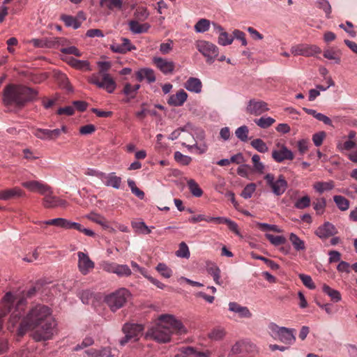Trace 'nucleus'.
I'll return each instance as SVG.
<instances>
[{"label": "nucleus", "instance_id": "obj_1", "mask_svg": "<svg viewBox=\"0 0 357 357\" xmlns=\"http://www.w3.org/2000/svg\"><path fill=\"white\" fill-rule=\"evenodd\" d=\"M26 304L24 298L7 292L0 301V327L4 317L10 314L8 326L10 331H13L21 320L17 331L18 336L22 337L27 331H31V337L36 342L52 340L58 333L57 323L52 309L43 304H36L31 307L22 317Z\"/></svg>", "mask_w": 357, "mask_h": 357}, {"label": "nucleus", "instance_id": "obj_2", "mask_svg": "<svg viewBox=\"0 0 357 357\" xmlns=\"http://www.w3.org/2000/svg\"><path fill=\"white\" fill-rule=\"evenodd\" d=\"M2 96L4 105L22 107L27 102L34 100L38 91L23 85L8 84L4 87Z\"/></svg>", "mask_w": 357, "mask_h": 357}, {"label": "nucleus", "instance_id": "obj_3", "mask_svg": "<svg viewBox=\"0 0 357 357\" xmlns=\"http://www.w3.org/2000/svg\"><path fill=\"white\" fill-rule=\"evenodd\" d=\"M181 130L182 146L187 147L190 151L195 149L199 154H204L207 151L206 134L202 128L196 127L191 123H187L181 127Z\"/></svg>", "mask_w": 357, "mask_h": 357}, {"label": "nucleus", "instance_id": "obj_4", "mask_svg": "<svg viewBox=\"0 0 357 357\" xmlns=\"http://www.w3.org/2000/svg\"><path fill=\"white\" fill-rule=\"evenodd\" d=\"M130 297V291L126 288H120L105 296L104 301L113 312L123 307Z\"/></svg>", "mask_w": 357, "mask_h": 357}, {"label": "nucleus", "instance_id": "obj_5", "mask_svg": "<svg viewBox=\"0 0 357 357\" xmlns=\"http://www.w3.org/2000/svg\"><path fill=\"white\" fill-rule=\"evenodd\" d=\"M172 330L163 320L159 319V323L150 328L146 333L147 338L150 337L158 342L166 343L170 340Z\"/></svg>", "mask_w": 357, "mask_h": 357}, {"label": "nucleus", "instance_id": "obj_6", "mask_svg": "<svg viewBox=\"0 0 357 357\" xmlns=\"http://www.w3.org/2000/svg\"><path fill=\"white\" fill-rule=\"evenodd\" d=\"M144 327L142 324L135 323H126L122 327V332L125 336L119 340L121 346H125L129 341L136 342L142 334Z\"/></svg>", "mask_w": 357, "mask_h": 357}, {"label": "nucleus", "instance_id": "obj_7", "mask_svg": "<svg viewBox=\"0 0 357 357\" xmlns=\"http://www.w3.org/2000/svg\"><path fill=\"white\" fill-rule=\"evenodd\" d=\"M198 51L206 58V62L212 63L218 56V48L213 43L206 40H198L196 43Z\"/></svg>", "mask_w": 357, "mask_h": 357}, {"label": "nucleus", "instance_id": "obj_8", "mask_svg": "<svg viewBox=\"0 0 357 357\" xmlns=\"http://www.w3.org/2000/svg\"><path fill=\"white\" fill-rule=\"evenodd\" d=\"M267 185L271 188L272 192L276 196H280L286 191L288 184L284 177L280 175L277 180H275L274 175L267 174L264 176Z\"/></svg>", "mask_w": 357, "mask_h": 357}, {"label": "nucleus", "instance_id": "obj_9", "mask_svg": "<svg viewBox=\"0 0 357 357\" xmlns=\"http://www.w3.org/2000/svg\"><path fill=\"white\" fill-rule=\"evenodd\" d=\"M91 82L109 93H113L116 88V84L109 74L93 75L91 77Z\"/></svg>", "mask_w": 357, "mask_h": 357}, {"label": "nucleus", "instance_id": "obj_10", "mask_svg": "<svg viewBox=\"0 0 357 357\" xmlns=\"http://www.w3.org/2000/svg\"><path fill=\"white\" fill-rule=\"evenodd\" d=\"M273 332L274 335L273 337L275 339H279L282 342L291 344L295 340V336L294 335V331L291 329H289L285 327H279L276 325L273 326Z\"/></svg>", "mask_w": 357, "mask_h": 357}, {"label": "nucleus", "instance_id": "obj_11", "mask_svg": "<svg viewBox=\"0 0 357 357\" xmlns=\"http://www.w3.org/2000/svg\"><path fill=\"white\" fill-rule=\"evenodd\" d=\"M43 196L44 197L43 199V204L45 208H66L68 206V203L66 200L60 199L53 195L51 187H50V190L46 192Z\"/></svg>", "mask_w": 357, "mask_h": 357}, {"label": "nucleus", "instance_id": "obj_12", "mask_svg": "<svg viewBox=\"0 0 357 357\" xmlns=\"http://www.w3.org/2000/svg\"><path fill=\"white\" fill-rule=\"evenodd\" d=\"M268 110L269 108L266 102L255 98L250 99L248 102L245 108V111L248 114L254 116H259Z\"/></svg>", "mask_w": 357, "mask_h": 357}, {"label": "nucleus", "instance_id": "obj_13", "mask_svg": "<svg viewBox=\"0 0 357 357\" xmlns=\"http://www.w3.org/2000/svg\"><path fill=\"white\" fill-rule=\"evenodd\" d=\"M291 53L294 56L302 55L305 56H311L321 53V49L317 45H308L300 44L291 47Z\"/></svg>", "mask_w": 357, "mask_h": 357}, {"label": "nucleus", "instance_id": "obj_14", "mask_svg": "<svg viewBox=\"0 0 357 357\" xmlns=\"http://www.w3.org/2000/svg\"><path fill=\"white\" fill-rule=\"evenodd\" d=\"M153 63L164 74H173L175 69V63L167 59L154 56L152 59Z\"/></svg>", "mask_w": 357, "mask_h": 357}, {"label": "nucleus", "instance_id": "obj_15", "mask_svg": "<svg viewBox=\"0 0 357 357\" xmlns=\"http://www.w3.org/2000/svg\"><path fill=\"white\" fill-rule=\"evenodd\" d=\"M22 185L31 192H37L43 195L50 190V185L37 180H30L22 183Z\"/></svg>", "mask_w": 357, "mask_h": 357}, {"label": "nucleus", "instance_id": "obj_16", "mask_svg": "<svg viewBox=\"0 0 357 357\" xmlns=\"http://www.w3.org/2000/svg\"><path fill=\"white\" fill-rule=\"evenodd\" d=\"M160 320H163L168 324V326H169L172 330V333L174 331H176L181 335L187 333V329L182 322L175 319L172 315L162 314L160 317Z\"/></svg>", "mask_w": 357, "mask_h": 357}, {"label": "nucleus", "instance_id": "obj_17", "mask_svg": "<svg viewBox=\"0 0 357 357\" xmlns=\"http://www.w3.org/2000/svg\"><path fill=\"white\" fill-rule=\"evenodd\" d=\"M91 176H97L101 179L105 178L107 179L105 181L107 186H111L115 189H119L121 187V178L116 176L114 173H111L106 176L103 173H98L96 171L91 169Z\"/></svg>", "mask_w": 357, "mask_h": 357}, {"label": "nucleus", "instance_id": "obj_18", "mask_svg": "<svg viewBox=\"0 0 357 357\" xmlns=\"http://www.w3.org/2000/svg\"><path fill=\"white\" fill-rule=\"evenodd\" d=\"M337 233L336 227L331 222H326L315 231V234L321 239H326Z\"/></svg>", "mask_w": 357, "mask_h": 357}, {"label": "nucleus", "instance_id": "obj_19", "mask_svg": "<svg viewBox=\"0 0 357 357\" xmlns=\"http://www.w3.org/2000/svg\"><path fill=\"white\" fill-rule=\"evenodd\" d=\"M271 155L277 162H282L285 160H291L294 158L293 152L284 145H281L278 150H273Z\"/></svg>", "mask_w": 357, "mask_h": 357}, {"label": "nucleus", "instance_id": "obj_20", "mask_svg": "<svg viewBox=\"0 0 357 357\" xmlns=\"http://www.w3.org/2000/svg\"><path fill=\"white\" fill-rule=\"evenodd\" d=\"M228 310L238 314L240 318L250 319L252 317V314L248 307L241 305L236 302H229Z\"/></svg>", "mask_w": 357, "mask_h": 357}, {"label": "nucleus", "instance_id": "obj_21", "mask_svg": "<svg viewBox=\"0 0 357 357\" xmlns=\"http://www.w3.org/2000/svg\"><path fill=\"white\" fill-rule=\"evenodd\" d=\"M122 43H114L110 45V49L112 52L120 54H125L128 52L136 50V47L132 45L130 40L126 38H121Z\"/></svg>", "mask_w": 357, "mask_h": 357}, {"label": "nucleus", "instance_id": "obj_22", "mask_svg": "<svg viewBox=\"0 0 357 357\" xmlns=\"http://www.w3.org/2000/svg\"><path fill=\"white\" fill-rule=\"evenodd\" d=\"M33 134L37 138L43 140H55L59 137V131L54 129L37 128Z\"/></svg>", "mask_w": 357, "mask_h": 357}, {"label": "nucleus", "instance_id": "obj_23", "mask_svg": "<svg viewBox=\"0 0 357 357\" xmlns=\"http://www.w3.org/2000/svg\"><path fill=\"white\" fill-rule=\"evenodd\" d=\"M56 41L49 40L46 38H33L27 41L29 44L33 45L36 48H51L53 47L56 43H59L60 40H65L64 39H57Z\"/></svg>", "mask_w": 357, "mask_h": 357}, {"label": "nucleus", "instance_id": "obj_24", "mask_svg": "<svg viewBox=\"0 0 357 357\" xmlns=\"http://www.w3.org/2000/svg\"><path fill=\"white\" fill-rule=\"evenodd\" d=\"M187 98V93L183 89H181L175 94L169 96L167 103L171 106L180 107L186 101Z\"/></svg>", "mask_w": 357, "mask_h": 357}, {"label": "nucleus", "instance_id": "obj_25", "mask_svg": "<svg viewBox=\"0 0 357 357\" xmlns=\"http://www.w3.org/2000/svg\"><path fill=\"white\" fill-rule=\"evenodd\" d=\"M78 262L77 267L79 272L83 275H86L89 272V257L86 252H77Z\"/></svg>", "mask_w": 357, "mask_h": 357}, {"label": "nucleus", "instance_id": "obj_26", "mask_svg": "<svg viewBox=\"0 0 357 357\" xmlns=\"http://www.w3.org/2000/svg\"><path fill=\"white\" fill-rule=\"evenodd\" d=\"M128 26L130 31L134 34L146 33L151 27L149 23L139 24L137 20H130Z\"/></svg>", "mask_w": 357, "mask_h": 357}, {"label": "nucleus", "instance_id": "obj_27", "mask_svg": "<svg viewBox=\"0 0 357 357\" xmlns=\"http://www.w3.org/2000/svg\"><path fill=\"white\" fill-rule=\"evenodd\" d=\"M136 77L139 82L146 79L149 83L155 81L154 71L151 68H142L136 73Z\"/></svg>", "mask_w": 357, "mask_h": 357}, {"label": "nucleus", "instance_id": "obj_28", "mask_svg": "<svg viewBox=\"0 0 357 357\" xmlns=\"http://www.w3.org/2000/svg\"><path fill=\"white\" fill-rule=\"evenodd\" d=\"M23 191L18 187L0 191V200H8L14 197H22Z\"/></svg>", "mask_w": 357, "mask_h": 357}, {"label": "nucleus", "instance_id": "obj_29", "mask_svg": "<svg viewBox=\"0 0 357 357\" xmlns=\"http://www.w3.org/2000/svg\"><path fill=\"white\" fill-rule=\"evenodd\" d=\"M184 86L189 91L199 93L202 91V84L199 79L190 77L185 82Z\"/></svg>", "mask_w": 357, "mask_h": 357}, {"label": "nucleus", "instance_id": "obj_30", "mask_svg": "<svg viewBox=\"0 0 357 357\" xmlns=\"http://www.w3.org/2000/svg\"><path fill=\"white\" fill-rule=\"evenodd\" d=\"M341 52L339 50L334 48H328L324 52V57L331 60L333 63L338 64L340 62Z\"/></svg>", "mask_w": 357, "mask_h": 357}, {"label": "nucleus", "instance_id": "obj_31", "mask_svg": "<svg viewBox=\"0 0 357 357\" xmlns=\"http://www.w3.org/2000/svg\"><path fill=\"white\" fill-rule=\"evenodd\" d=\"M322 290L333 302L337 303L341 301L342 296L339 291L332 289L326 284L322 286Z\"/></svg>", "mask_w": 357, "mask_h": 357}, {"label": "nucleus", "instance_id": "obj_32", "mask_svg": "<svg viewBox=\"0 0 357 357\" xmlns=\"http://www.w3.org/2000/svg\"><path fill=\"white\" fill-rule=\"evenodd\" d=\"M188 187L191 194L195 197H200L203 195V190L194 179L187 181Z\"/></svg>", "mask_w": 357, "mask_h": 357}, {"label": "nucleus", "instance_id": "obj_33", "mask_svg": "<svg viewBox=\"0 0 357 357\" xmlns=\"http://www.w3.org/2000/svg\"><path fill=\"white\" fill-rule=\"evenodd\" d=\"M313 188L317 192L323 193L325 191H329L333 189L334 182L333 181L328 182H317L314 184Z\"/></svg>", "mask_w": 357, "mask_h": 357}, {"label": "nucleus", "instance_id": "obj_34", "mask_svg": "<svg viewBox=\"0 0 357 357\" xmlns=\"http://www.w3.org/2000/svg\"><path fill=\"white\" fill-rule=\"evenodd\" d=\"M61 19L66 26L73 27L75 29H78L81 25V22L78 19L70 15H63Z\"/></svg>", "mask_w": 357, "mask_h": 357}, {"label": "nucleus", "instance_id": "obj_35", "mask_svg": "<svg viewBox=\"0 0 357 357\" xmlns=\"http://www.w3.org/2000/svg\"><path fill=\"white\" fill-rule=\"evenodd\" d=\"M289 241L291 242L294 248L296 251L304 250L305 249L304 241L302 239H301L296 234H290Z\"/></svg>", "mask_w": 357, "mask_h": 357}, {"label": "nucleus", "instance_id": "obj_36", "mask_svg": "<svg viewBox=\"0 0 357 357\" xmlns=\"http://www.w3.org/2000/svg\"><path fill=\"white\" fill-rule=\"evenodd\" d=\"M333 200L338 208L342 211H347L349 207V201L342 195H335Z\"/></svg>", "mask_w": 357, "mask_h": 357}, {"label": "nucleus", "instance_id": "obj_37", "mask_svg": "<svg viewBox=\"0 0 357 357\" xmlns=\"http://www.w3.org/2000/svg\"><path fill=\"white\" fill-rule=\"evenodd\" d=\"M114 268V270H112V273H116L120 277L129 276L132 273L130 268L126 264H117Z\"/></svg>", "mask_w": 357, "mask_h": 357}, {"label": "nucleus", "instance_id": "obj_38", "mask_svg": "<svg viewBox=\"0 0 357 357\" xmlns=\"http://www.w3.org/2000/svg\"><path fill=\"white\" fill-rule=\"evenodd\" d=\"M251 255L253 259L263 261L273 271H276L280 268V265L273 260H271L263 256L258 255L255 253H252Z\"/></svg>", "mask_w": 357, "mask_h": 357}, {"label": "nucleus", "instance_id": "obj_39", "mask_svg": "<svg viewBox=\"0 0 357 357\" xmlns=\"http://www.w3.org/2000/svg\"><path fill=\"white\" fill-rule=\"evenodd\" d=\"M275 120L270 116L264 117L262 116L259 119H255V123L261 128L265 129L268 128L270 126H271L274 123Z\"/></svg>", "mask_w": 357, "mask_h": 357}, {"label": "nucleus", "instance_id": "obj_40", "mask_svg": "<svg viewBox=\"0 0 357 357\" xmlns=\"http://www.w3.org/2000/svg\"><path fill=\"white\" fill-rule=\"evenodd\" d=\"M249 129L247 126H241L235 131V135L241 142H245L248 139Z\"/></svg>", "mask_w": 357, "mask_h": 357}, {"label": "nucleus", "instance_id": "obj_41", "mask_svg": "<svg viewBox=\"0 0 357 357\" xmlns=\"http://www.w3.org/2000/svg\"><path fill=\"white\" fill-rule=\"evenodd\" d=\"M180 354L176 357H195L196 350L192 347H182L178 349Z\"/></svg>", "mask_w": 357, "mask_h": 357}, {"label": "nucleus", "instance_id": "obj_42", "mask_svg": "<svg viewBox=\"0 0 357 357\" xmlns=\"http://www.w3.org/2000/svg\"><path fill=\"white\" fill-rule=\"evenodd\" d=\"M210 21L206 19H200L195 25V30L197 33H204L209 29Z\"/></svg>", "mask_w": 357, "mask_h": 357}, {"label": "nucleus", "instance_id": "obj_43", "mask_svg": "<svg viewBox=\"0 0 357 357\" xmlns=\"http://www.w3.org/2000/svg\"><path fill=\"white\" fill-rule=\"evenodd\" d=\"M251 146L260 153H266L268 148L266 143L261 139H255L250 143Z\"/></svg>", "mask_w": 357, "mask_h": 357}, {"label": "nucleus", "instance_id": "obj_44", "mask_svg": "<svg viewBox=\"0 0 357 357\" xmlns=\"http://www.w3.org/2000/svg\"><path fill=\"white\" fill-rule=\"evenodd\" d=\"M225 335V331L222 328H213L211 333H208V337L214 341H218L222 340Z\"/></svg>", "mask_w": 357, "mask_h": 357}, {"label": "nucleus", "instance_id": "obj_45", "mask_svg": "<svg viewBox=\"0 0 357 357\" xmlns=\"http://www.w3.org/2000/svg\"><path fill=\"white\" fill-rule=\"evenodd\" d=\"M91 221L100 225L103 229L109 228L108 221L106 218L100 214L91 213Z\"/></svg>", "mask_w": 357, "mask_h": 357}, {"label": "nucleus", "instance_id": "obj_46", "mask_svg": "<svg viewBox=\"0 0 357 357\" xmlns=\"http://www.w3.org/2000/svg\"><path fill=\"white\" fill-rule=\"evenodd\" d=\"M174 157V160L182 165H188L192 161V158L190 156L183 155L180 151H176Z\"/></svg>", "mask_w": 357, "mask_h": 357}, {"label": "nucleus", "instance_id": "obj_47", "mask_svg": "<svg viewBox=\"0 0 357 357\" xmlns=\"http://www.w3.org/2000/svg\"><path fill=\"white\" fill-rule=\"evenodd\" d=\"M176 255L181 258L188 259L190 253L188 246L185 242H181L179 244L178 250L176 252Z\"/></svg>", "mask_w": 357, "mask_h": 357}, {"label": "nucleus", "instance_id": "obj_48", "mask_svg": "<svg viewBox=\"0 0 357 357\" xmlns=\"http://www.w3.org/2000/svg\"><path fill=\"white\" fill-rule=\"evenodd\" d=\"M234 41V38L230 36L227 32L222 31L218 37V43L219 45L226 46L231 45Z\"/></svg>", "mask_w": 357, "mask_h": 357}, {"label": "nucleus", "instance_id": "obj_49", "mask_svg": "<svg viewBox=\"0 0 357 357\" xmlns=\"http://www.w3.org/2000/svg\"><path fill=\"white\" fill-rule=\"evenodd\" d=\"M313 208L316 211L317 215H321L324 212L325 207L326 206V200L325 198L321 197L317 199L313 202Z\"/></svg>", "mask_w": 357, "mask_h": 357}, {"label": "nucleus", "instance_id": "obj_50", "mask_svg": "<svg viewBox=\"0 0 357 357\" xmlns=\"http://www.w3.org/2000/svg\"><path fill=\"white\" fill-rule=\"evenodd\" d=\"M266 238L275 246L282 245L286 243V238L283 236H274L271 234H266Z\"/></svg>", "mask_w": 357, "mask_h": 357}, {"label": "nucleus", "instance_id": "obj_51", "mask_svg": "<svg viewBox=\"0 0 357 357\" xmlns=\"http://www.w3.org/2000/svg\"><path fill=\"white\" fill-rule=\"evenodd\" d=\"M208 273L213 277L214 282L218 284H222L220 280V269L217 266H213L208 268Z\"/></svg>", "mask_w": 357, "mask_h": 357}, {"label": "nucleus", "instance_id": "obj_52", "mask_svg": "<svg viewBox=\"0 0 357 357\" xmlns=\"http://www.w3.org/2000/svg\"><path fill=\"white\" fill-rule=\"evenodd\" d=\"M134 16L139 21L146 20L149 16V12L145 7H139L134 13Z\"/></svg>", "mask_w": 357, "mask_h": 357}, {"label": "nucleus", "instance_id": "obj_53", "mask_svg": "<svg viewBox=\"0 0 357 357\" xmlns=\"http://www.w3.org/2000/svg\"><path fill=\"white\" fill-rule=\"evenodd\" d=\"M310 205V197L307 195L297 199L294 204L295 208L298 209H304Z\"/></svg>", "mask_w": 357, "mask_h": 357}, {"label": "nucleus", "instance_id": "obj_54", "mask_svg": "<svg viewBox=\"0 0 357 357\" xmlns=\"http://www.w3.org/2000/svg\"><path fill=\"white\" fill-rule=\"evenodd\" d=\"M316 3L319 8L322 9L325 12L326 17L330 18V15L331 13V6L329 2L327 0H320Z\"/></svg>", "mask_w": 357, "mask_h": 357}, {"label": "nucleus", "instance_id": "obj_55", "mask_svg": "<svg viewBox=\"0 0 357 357\" xmlns=\"http://www.w3.org/2000/svg\"><path fill=\"white\" fill-rule=\"evenodd\" d=\"M156 270L165 278H169L172 275V270L163 263L158 264Z\"/></svg>", "mask_w": 357, "mask_h": 357}, {"label": "nucleus", "instance_id": "obj_56", "mask_svg": "<svg viewBox=\"0 0 357 357\" xmlns=\"http://www.w3.org/2000/svg\"><path fill=\"white\" fill-rule=\"evenodd\" d=\"M299 278L301 280L303 284L310 289H314L316 286L312 281V278L303 273H301L298 275Z\"/></svg>", "mask_w": 357, "mask_h": 357}, {"label": "nucleus", "instance_id": "obj_57", "mask_svg": "<svg viewBox=\"0 0 357 357\" xmlns=\"http://www.w3.org/2000/svg\"><path fill=\"white\" fill-rule=\"evenodd\" d=\"M252 161L253 163V166L255 170L260 174L264 173V165L262 162H260V157L259 155L255 154L252 157Z\"/></svg>", "mask_w": 357, "mask_h": 357}, {"label": "nucleus", "instance_id": "obj_58", "mask_svg": "<svg viewBox=\"0 0 357 357\" xmlns=\"http://www.w3.org/2000/svg\"><path fill=\"white\" fill-rule=\"evenodd\" d=\"M255 190H256L255 184L250 183L244 188V189L241 192V195L244 199H249L252 197V195L253 192L255 191Z\"/></svg>", "mask_w": 357, "mask_h": 357}, {"label": "nucleus", "instance_id": "obj_59", "mask_svg": "<svg viewBox=\"0 0 357 357\" xmlns=\"http://www.w3.org/2000/svg\"><path fill=\"white\" fill-rule=\"evenodd\" d=\"M326 134L324 131H320L314 133L312 135V142L316 146H320L324 139H325Z\"/></svg>", "mask_w": 357, "mask_h": 357}, {"label": "nucleus", "instance_id": "obj_60", "mask_svg": "<svg viewBox=\"0 0 357 357\" xmlns=\"http://www.w3.org/2000/svg\"><path fill=\"white\" fill-rule=\"evenodd\" d=\"M123 92L128 97L126 100L127 102H129L130 99L134 98L137 94L132 89V85L129 83H126L124 85Z\"/></svg>", "mask_w": 357, "mask_h": 357}, {"label": "nucleus", "instance_id": "obj_61", "mask_svg": "<svg viewBox=\"0 0 357 357\" xmlns=\"http://www.w3.org/2000/svg\"><path fill=\"white\" fill-rule=\"evenodd\" d=\"M68 63L73 67L77 68V69H86L87 70L88 68V63L86 61H79L73 58H70L68 61Z\"/></svg>", "mask_w": 357, "mask_h": 357}, {"label": "nucleus", "instance_id": "obj_62", "mask_svg": "<svg viewBox=\"0 0 357 357\" xmlns=\"http://www.w3.org/2000/svg\"><path fill=\"white\" fill-rule=\"evenodd\" d=\"M257 225L259 228L262 231H273L275 232H281V229L275 225H269L268 223L258 222Z\"/></svg>", "mask_w": 357, "mask_h": 357}, {"label": "nucleus", "instance_id": "obj_63", "mask_svg": "<svg viewBox=\"0 0 357 357\" xmlns=\"http://www.w3.org/2000/svg\"><path fill=\"white\" fill-rule=\"evenodd\" d=\"M91 357H113L109 348H104L96 352H91Z\"/></svg>", "mask_w": 357, "mask_h": 357}, {"label": "nucleus", "instance_id": "obj_64", "mask_svg": "<svg viewBox=\"0 0 357 357\" xmlns=\"http://www.w3.org/2000/svg\"><path fill=\"white\" fill-rule=\"evenodd\" d=\"M74 112L75 109L72 105L59 108L56 113L59 115L72 116L74 114Z\"/></svg>", "mask_w": 357, "mask_h": 357}]
</instances>
